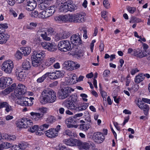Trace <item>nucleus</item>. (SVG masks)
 Segmentation results:
<instances>
[{"label":"nucleus","mask_w":150,"mask_h":150,"mask_svg":"<svg viewBox=\"0 0 150 150\" xmlns=\"http://www.w3.org/2000/svg\"><path fill=\"white\" fill-rule=\"evenodd\" d=\"M56 6H51L46 9V12L49 17L52 15L55 11Z\"/></svg>","instance_id":"obj_31"},{"label":"nucleus","mask_w":150,"mask_h":150,"mask_svg":"<svg viewBox=\"0 0 150 150\" xmlns=\"http://www.w3.org/2000/svg\"><path fill=\"white\" fill-rule=\"evenodd\" d=\"M141 21V19L139 18L135 17H132L130 21V23H139Z\"/></svg>","instance_id":"obj_53"},{"label":"nucleus","mask_w":150,"mask_h":150,"mask_svg":"<svg viewBox=\"0 0 150 150\" xmlns=\"http://www.w3.org/2000/svg\"><path fill=\"white\" fill-rule=\"evenodd\" d=\"M33 125L32 121L28 119L23 118L19 121L17 124V126L20 128H27L31 127Z\"/></svg>","instance_id":"obj_9"},{"label":"nucleus","mask_w":150,"mask_h":150,"mask_svg":"<svg viewBox=\"0 0 150 150\" xmlns=\"http://www.w3.org/2000/svg\"><path fill=\"white\" fill-rule=\"evenodd\" d=\"M56 5L59 6V11L61 12L65 13L68 11L67 2L66 0H57Z\"/></svg>","instance_id":"obj_10"},{"label":"nucleus","mask_w":150,"mask_h":150,"mask_svg":"<svg viewBox=\"0 0 150 150\" xmlns=\"http://www.w3.org/2000/svg\"><path fill=\"white\" fill-rule=\"evenodd\" d=\"M18 80L21 81H24L26 77V73L20 70H16L15 72Z\"/></svg>","instance_id":"obj_21"},{"label":"nucleus","mask_w":150,"mask_h":150,"mask_svg":"<svg viewBox=\"0 0 150 150\" xmlns=\"http://www.w3.org/2000/svg\"><path fill=\"white\" fill-rule=\"evenodd\" d=\"M46 32L47 33L48 35L50 36H51L52 35H53L55 33L54 29L51 28L48 29Z\"/></svg>","instance_id":"obj_51"},{"label":"nucleus","mask_w":150,"mask_h":150,"mask_svg":"<svg viewBox=\"0 0 150 150\" xmlns=\"http://www.w3.org/2000/svg\"><path fill=\"white\" fill-rule=\"evenodd\" d=\"M2 149L4 148L8 149L10 148L12 146L11 144L7 142H3L1 143Z\"/></svg>","instance_id":"obj_44"},{"label":"nucleus","mask_w":150,"mask_h":150,"mask_svg":"<svg viewBox=\"0 0 150 150\" xmlns=\"http://www.w3.org/2000/svg\"><path fill=\"white\" fill-rule=\"evenodd\" d=\"M80 144L78 146H80L81 149L87 150L92 147L93 146L92 144L90 142H83L80 141Z\"/></svg>","instance_id":"obj_26"},{"label":"nucleus","mask_w":150,"mask_h":150,"mask_svg":"<svg viewBox=\"0 0 150 150\" xmlns=\"http://www.w3.org/2000/svg\"><path fill=\"white\" fill-rule=\"evenodd\" d=\"M93 137L95 140V141L98 143L102 142L105 139L103 134L99 132L94 133L93 135Z\"/></svg>","instance_id":"obj_20"},{"label":"nucleus","mask_w":150,"mask_h":150,"mask_svg":"<svg viewBox=\"0 0 150 150\" xmlns=\"http://www.w3.org/2000/svg\"><path fill=\"white\" fill-rule=\"evenodd\" d=\"M57 150H67V148L64 146H60L59 145L56 147Z\"/></svg>","instance_id":"obj_60"},{"label":"nucleus","mask_w":150,"mask_h":150,"mask_svg":"<svg viewBox=\"0 0 150 150\" xmlns=\"http://www.w3.org/2000/svg\"><path fill=\"white\" fill-rule=\"evenodd\" d=\"M88 105L89 104L86 103H82L80 105V106H77V112L85 110L88 106Z\"/></svg>","instance_id":"obj_37"},{"label":"nucleus","mask_w":150,"mask_h":150,"mask_svg":"<svg viewBox=\"0 0 150 150\" xmlns=\"http://www.w3.org/2000/svg\"><path fill=\"white\" fill-rule=\"evenodd\" d=\"M34 98L30 97V98L25 97H20L16 100L17 103L23 106H31L33 104V100Z\"/></svg>","instance_id":"obj_7"},{"label":"nucleus","mask_w":150,"mask_h":150,"mask_svg":"<svg viewBox=\"0 0 150 150\" xmlns=\"http://www.w3.org/2000/svg\"><path fill=\"white\" fill-rule=\"evenodd\" d=\"M46 74H48V77L49 76V78L51 79H55V76H54V72H47Z\"/></svg>","instance_id":"obj_62"},{"label":"nucleus","mask_w":150,"mask_h":150,"mask_svg":"<svg viewBox=\"0 0 150 150\" xmlns=\"http://www.w3.org/2000/svg\"><path fill=\"white\" fill-rule=\"evenodd\" d=\"M48 77V74H45L42 76L38 78L37 80V82L38 83H41L44 81L45 79Z\"/></svg>","instance_id":"obj_40"},{"label":"nucleus","mask_w":150,"mask_h":150,"mask_svg":"<svg viewBox=\"0 0 150 150\" xmlns=\"http://www.w3.org/2000/svg\"><path fill=\"white\" fill-rule=\"evenodd\" d=\"M54 19L56 21H62L67 22V15H62L56 16Z\"/></svg>","instance_id":"obj_36"},{"label":"nucleus","mask_w":150,"mask_h":150,"mask_svg":"<svg viewBox=\"0 0 150 150\" xmlns=\"http://www.w3.org/2000/svg\"><path fill=\"white\" fill-rule=\"evenodd\" d=\"M9 104L7 102H2L0 99V109L3 108H6Z\"/></svg>","instance_id":"obj_59"},{"label":"nucleus","mask_w":150,"mask_h":150,"mask_svg":"<svg viewBox=\"0 0 150 150\" xmlns=\"http://www.w3.org/2000/svg\"><path fill=\"white\" fill-rule=\"evenodd\" d=\"M39 127L38 126L36 125L33 126L32 127L31 126V127H29L30 129H28V130L31 132H33L35 131L36 132L38 129Z\"/></svg>","instance_id":"obj_49"},{"label":"nucleus","mask_w":150,"mask_h":150,"mask_svg":"<svg viewBox=\"0 0 150 150\" xmlns=\"http://www.w3.org/2000/svg\"><path fill=\"white\" fill-rule=\"evenodd\" d=\"M22 54H23L22 53V52H21V51H19L16 52V56L17 59H20L22 58Z\"/></svg>","instance_id":"obj_61"},{"label":"nucleus","mask_w":150,"mask_h":150,"mask_svg":"<svg viewBox=\"0 0 150 150\" xmlns=\"http://www.w3.org/2000/svg\"><path fill=\"white\" fill-rule=\"evenodd\" d=\"M12 82L11 78L2 77L0 79V87L5 88L9 86Z\"/></svg>","instance_id":"obj_11"},{"label":"nucleus","mask_w":150,"mask_h":150,"mask_svg":"<svg viewBox=\"0 0 150 150\" xmlns=\"http://www.w3.org/2000/svg\"><path fill=\"white\" fill-rule=\"evenodd\" d=\"M40 44L44 49L51 52H54L57 50V46L52 43L43 42H41Z\"/></svg>","instance_id":"obj_14"},{"label":"nucleus","mask_w":150,"mask_h":150,"mask_svg":"<svg viewBox=\"0 0 150 150\" xmlns=\"http://www.w3.org/2000/svg\"><path fill=\"white\" fill-rule=\"evenodd\" d=\"M85 115H84V118L90 124H91V118L90 115L88 112H86L85 113Z\"/></svg>","instance_id":"obj_43"},{"label":"nucleus","mask_w":150,"mask_h":150,"mask_svg":"<svg viewBox=\"0 0 150 150\" xmlns=\"http://www.w3.org/2000/svg\"><path fill=\"white\" fill-rule=\"evenodd\" d=\"M21 149H24L28 147V145L25 142H22L19 144Z\"/></svg>","instance_id":"obj_55"},{"label":"nucleus","mask_w":150,"mask_h":150,"mask_svg":"<svg viewBox=\"0 0 150 150\" xmlns=\"http://www.w3.org/2000/svg\"><path fill=\"white\" fill-rule=\"evenodd\" d=\"M67 102L65 104V106L68 109L77 112V106L75 105L76 103L68 100H67Z\"/></svg>","instance_id":"obj_23"},{"label":"nucleus","mask_w":150,"mask_h":150,"mask_svg":"<svg viewBox=\"0 0 150 150\" xmlns=\"http://www.w3.org/2000/svg\"><path fill=\"white\" fill-rule=\"evenodd\" d=\"M12 150H21V149L19 145H15L12 146Z\"/></svg>","instance_id":"obj_63"},{"label":"nucleus","mask_w":150,"mask_h":150,"mask_svg":"<svg viewBox=\"0 0 150 150\" xmlns=\"http://www.w3.org/2000/svg\"><path fill=\"white\" fill-rule=\"evenodd\" d=\"M26 8L28 11H33L36 6V1L34 0H27Z\"/></svg>","instance_id":"obj_18"},{"label":"nucleus","mask_w":150,"mask_h":150,"mask_svg":"<svg viewBox=\"0 0 150 150\" xmlns=\"http://www.w3.org/2000/svg\"><path fill=\"white\" fill-rule=\"evenodd\" d=\"M49 125L48 124H44L40 126L38 128V130L43 131L47 129L49 127Z\"/></svg>","instance_id":"obj_45"},{"label":"nucleus","mask_w":150,"mask_h":150,"mask_svg":"<svg viewBox=\"0 0 150 150\" xmlns=\"http://www.w3.org/2000/svg\"><path fill=\"white\" fill-rule=\"evenodd\" d=\"M2 69L6 73L11 74L14 67L13 62L10 60H8L4 62L1 65Z\"/></svg>","instance_id":"obj_4"},{"label":"nucleus","mask_w":150,"mask_h":150,"mask_svg":"<svg viewBox=\"0 0 150 150\" xmlns=\"http://www.w3.org/2000/svg\"><path fill=\"white\" fill-rule=\"evenodd\" d=\"M39 14L38 11H34L31 12L30 15L32 17L39 18Z\"/></svg>","instance_id":"obj_50"},{"label":"nucleus","mask_w":150,"mask_h":150,"mask_svg":"<svg viewBox=\"0 0 150 150\" xmlns=\"http://www.w3.org/2000/svg\"><path fill=\"white\" fill-rule=\"evenodd\" d=\"M67 2L68 11L72 12L77 9L76 6L74 4L71 3V2H69V1H67Z\"/></svg>","instance_id":"obj_35"},{"label":"nucleus","mask_w":150,"mask_h":150,"mask_svg":"<svg viewBox=\"0 0 150 150\" xmlns=\"http://www.w3.org/2000/svg\"><path fill=\"white\" fill-rule=\"evenodd\" d=\"M70 97L71 99L68 100H69L71 102L76 103L78 98L77 96L75 95H72L70 96Z\"/></svg>","instance_id":"obj_54"},{"label":"nucleus","mask_w":150,"mask_h":150,"mask_svg":"<svg viewBox=\"0 0 150 150\" xmlns=\"http://www.w3.org/2000/svg\"><path fill=\"white\" fill-rule=\"evenodd\" d=\"M146 52H147L146 50L143 51L138 48L134 50V53L132 54V55L139 58H142L147 56V54L149 55V53L146 54Z\"/></svg>","instance_id":"obj_12"},{"label":"nucleus","mask_w":150,"mask_h":150,"mask_svg":"<svg viewBox=\"0 0 150 150\" xmlns=\"http://www.w3.org/2000/svg\"><path fill=\"white\" fill-rule=\"evenodd\" d=\"M21 52L24 56H27L30 54L31 51V49L30 47H23L20 49Z\"/></svg>","instance_id":"obj_30"},{"label":"nucleus","mask_w":150,"mask_h":150,"mask_svg":"<svg viewBox=\"0 0 150 150\" xmlns=\"http://www.w3.org/2000/svg\"><path fill=\"white\" fill-rule=\"evenodd\" d=\"M63 142L66 145L71 146H79L80 144V140L72 138L66 139L63 140Z\"/></svg>","instance_id":"obj_13"},{"label":"nucleus","mask_w":150,"mask_h":150,"mask_svg":"<svg viewBox=\"0 0 150 150\" xmlns=\"http://www.w3.org/2000/svg\"><path fill=\"white\" fill-rule=\"evenodd\" d=\"M75 14H68L67 15V22L75 23Z\"/></svg>","instance_id":"obj_38"},{"label":"nucleus","mask_w":150,"mask_h":150,"mask_svg":"<svg viewBox=\"0 0 150 150\" xmlns=\"http://www.w3.org/2000/svg\"><path fill=\"white\" fill-rule=\"evenodd\" d=\"M31 64L30 61L25 60L22 64V67L25 70H28L30 69Z\"/></svg>","instance_id":"obj_28"},{"label":"nucleus","mask_w":150,"mask_h":150,"mask_svg":"<svg viewBox=\"0 0 150 150\" xmlns=\"http://www.w3.org/2000/svg\"><path fill=\"white\" fill-rule=\"evenodd\" d=\"M63 66L64 69L69 71H72L75 69H77L80 67L79 64L70 60L65 61Z\"/></svg>","instance_id":"obj_6"},{"label":"nucleus","mask_w":150,"mask_h":150,"mask_svg":"<svg viewBox=\"0 0 150 150\" xmlns=\"http://www.w3.org/2000/svg\"><path fill=\"white\" fill-rule=\"evenodd\" d=\"M12 92V89L8 87L1 92V94L5 96L8 95Z\"/></svg>","instance_id":"obj_42"},{"label":"nucleus","mask_w":150,"mask_h":150,"mask_svg":"<svg viewBox=\"0 0 150 150\" xmlns=\"http://www.w3.org/2000/svg\"><path fill=\"white\" fill-rule=\"evenodd\" d=\"M16 139V137L15 135H9L8 140L10 141H14Z\"/></svg>","instance_id":"obj_64"},{"label":"nucleus","mask_w":150,"mask_h":150,"mask_svg":"<svg viewBox=\"0 0 150 150\" xmlns=\"http://www.w3.org/2000/svg\"><path fill=\"white\" fill-rule=\"evenodd\" d=\"M49 17L45 10L42 11L39 13V18L44 19Z\"/></svg>","instance_id":"obj_39"},{"label":"nucleus","mask_w":150,"mask_h":150,"mask_svg":"<svg viewBox=\"0 0 150 150\" xmlns=\"http://www.w3.org/2000/svg\"><path fill=\"white\" fill-rule=\"evenodd\" d=\"M81 33H77L72 35L71 37V40L72 44L75 45H79L81 44L82 41L81 39Z\"/></svg>","instance_id":"obj_16"},{"label":"nucleus","mask_w":150,"mask_h":150,"mask_svg":"<svg viewBox=\"0 0 150 150\" xmlns=\"http://www.w3.org/2000/svg\"><path fill=\"white\" fill-rule=\"evenodd\" d=\"M54 74H56L58 77L59 78L61 77H63L64 76V74L63 71H56L54 72Z\"/></svg>","instance_id":"obj_58"},{"label":"nucleus","mask_w":150,"mask_h":150,"mask_svg":"<svg viewBox=\"0 0 150 150\" xmlns=\"http://www.w3.org/2000/svg\"><path fill=\"white\" fill-rule=\"evenodd\" d=\"M136 104L140 109L143 110L145 115H147L148 114L149 109V105L144 103L142 100H138L136 102Z\"/></svg>","instance_id":"obj_15"},{"label":"nucleus","mask_w":150,"mask_h":150,"mask_svg":"<svg viewBox=\"0 0 150 150\" xmlns=\"http://www.w3.org/2000/svg\"><path fill=\"white\" fill-rule=\"evenodd\" d=\"M144 79V76H143V74L140 73L136 76L134 79V81L136 83H138L142 81Z\"/></svg>","instance_id":"obj_32"},{"label":"nucleus","mask_w":150,"mask_h":150,"mask_svg":"<svg viewBox=\"0 0 150 150\" xmlns=\"http://www.w3.org/2000/svg\"><path fill=\"white\" fill-rule=\"evenodd\" d=\"M56 60V58L54 57H49L45 60V64L47 67H50L55 62Z\"/></svg>","instance_id":"obj_27"},{"label":"nucleus","mask_w":150,"mask_h":150,"mask_svg":"<svg viewBox=\"0 0 150 150\" xmlns=\"http://www.w3.org/2000/svg\"><path fill=\"white\" fill-rule=\"evenodd\" d=\"M59 49L61 52H66L72 50L71 45L69 42L67 40H63L59 41L58 44ZM74 48L72 49V52H74V54L77 55L79 57H81L83 55L82 53L80 52L77 49L74 51Z\"/></svg>","instance_id":"obj_2"},{"label":"nucleus","mask_w":150,"mask_h":150,"mask_svg":"<svg viewBox=\"0 0 150 150\" xmlns=\"http://www.w3.org/2000/svg\"><path fill=\"white\" fill-rule=\"evenodd\" d=\"M40 113L32 112L30 113L32 118L35 121H38L41 120L44 116V114L46 113L47 108L42 107L38 109Z\"/></svg>","instance_id":"obj_5"},{"label":"nucleus","mask_w":150,"mask_h":150,"mask_svg":"<svg viewBox=\"0 0 150 150\" xmlns=\"http://www.w3.org/2000/svg\"><path fill=\"white\" fill-rule=\"evenodd\" d=\"M103 4L106 8H109L110 7V4L108 0H104Z\"/></svg>","instance_id":"obj_57"},{"label":"nucleus","mask_w":150,"mask_h":150,"mask_svg":"<svg viewBox=\"0 0 150 150\" xmlns=\"http://www.w3.org/2000/svg\"><path fill=\"white\" fill-rule=\"evenodd\" d=\"M63 39H66L70 36V33L69 32L64 31L61 33Z\"/></svg>","instance_id":"obj_52"},{"label":"nucleus","mask_w":150,"mask_h":150,"mask_svg":"<svg viewBox=\"0 0 150 150\" xmlns=\"http://www.w3.org/2000/svg\"><path fill=\"white\" fill-rule=\"evenodd\" d=\"M57 99L56 93L51 89L47 88L41 94L40 102L43 104L54 102Z\"/></svg>","instance_id":"obj_1"},{"label":"nucleus","mask_w":150,"mask_h":150,"mask_svg":"<svg viewBox=\"0 0 150 150\" xmlns=\"http://www.w3.org/2000/svg\"><path fill=\"white\" fill-rule=\"evenodd\" d=\"M9 36L4 33L0 34V44L5 43L9 38Z\"/></svg>","instance_id":"obj_29"},{"label":"nucleus","mask_w":150,"mask_h":150,"mask_svg":"<svg viewBox=\"0 0 150 150\" xmlns=\"http://www.w3.org/2000/svg\"><path fill=\"white\" fill-rule=\"evenodd\" d=\"M45 56V53L42 50H35L33 51L32 56V64L35 67H37L40 65V62Z\"/></svg>","instance_id":"obj_3"},{"label":"nucleus","mask_w":150,"mask_h":150,"mask_svg":"<svg viewBox=\"0 0 150 150\" xmlns=\"http://www.w3.org/2000/svg\"><path fill=\"white\" fill-rule=\"evenodd\" d=\"M76 122L74 119L71 117L67 119L65 121V123L68 128L74 127L77 128V125H74Z\"/></svg>","instance_id":"obj_19"},{"label":"nucleus","mask_w":150,"mask_h":150,"mask_svg":"<svg viewBox=\"0 0 150 150\" xmlns=\"http://www.w3.org/2000/svg\"><path fill=\"white\" fill-rule=\"evenodd\" d=\"M26 88L25 85L19 83L18 85L17 88L15 92L19 95H21L24 94L26 92Z\"/></svg>","instance_id":"obj_17"},{"label":"nucleus","mask_w":150,"mask_h":150,"mask_svg":"<svg viewBox=\"0 0 150 150\" xmlns=\"http://www.w3.org/2000/svg\"><path fill=\"white\" fill-rule=\"evenodd\" d=\"M54 38L55 40L57 41L63 39L61 33H57L55 35Z\"/></svg>","instance_id":"obj_47"},{"label":"nucleus","mask_w":150,"mask_h":150,"mask_svg":"<svg viewBox=\"0 0 150 150\" xmlns=\"http://www.w3.org/2000/svg\"><path fill=\"white\" fill-rule=\"evenodd\" d=\"M74 89L70 87H67L64 89H62L59 91L58 96L61 99H64L69 95L71 91H73Z\"/></svg>","instance_id":"obj_8"},{"label":"nucleus","mask_w":150,"mask_h":150,"mask_svg":"<svg viewBox=\"0 0 150 150\" xmlns=\"http://www.w3.org/2000/svg\"><path fill=\"white\" fill-rule=\"evenodd\" d=\"M39 7L41 10H46V9L48 7V5L46 4L42 3L40 4Z\"/></svg>","instance_id":"obj_48"},{"label":"nucleus","mask_w":150,"mask_h":150,"mask_svg":"<svg viewBox=\"0 0 150 150\" xmlns=\"http://www.w3.org/2000/svg\"><path fill=\"white\" fill-rule=\"evenodd\" d=\"M91 124L90 123H84L80 125L79 129H80L84 131H87L91 127Z\"/></svg>","instance_id":"obj_33"},{"label":"nucleus","mask_w":150,"mask_h":150,"mask_svg":"<svg viewBox=\"0 0 150 150\" xmlns=\"http://www.w3.org/2000/svg\"><path fill=\"white\" fill-rule=\"evenodd\" d=\"M38 23L36 22H31L27 25L26 28L30 30H35L37 26Z\"/></svg>","instance_id":"obj_34"},{"label":"nucleus","mask_w":150,"mask_h":150,"mask_svg":"<svg viewBox=\"0 0 150 150\" xmlns=\"http://www.w3.org/2000/svg\"><path fill=\"white\" fill-rule=\"evenodd\" d=\"M127 10L131 13H133L136 11V8L135 7L128 6L127 8Z\"/></svg>","instance_id":"obj_56"},{"label":"nucleus","mask_w":150,"mask_h":150,"mask_svg":"<svg viewBox=\"0 0 150 150\" xmlns=\"http://www.w3.org/2000/svg\"><path fill=\"white\" fill-rule=\"evenodd\" d=\"M64 135H67L69 137H72L74 135V134L71 130L67 129L64 130L63 133Z\"/></svg>","instance_id":"obj_46"},{"label":"nucleus","mask_w":150,"mask_h":150,"mask_svg":"<svg viewBox=\"0 0 150 150\" xmlns=\"http://www.w3.org/2000/svg\"><path fill=\"white\" fill-rule=\"evenodd\" d=\"M38 33H40V36L42 38V39L45 40L50 41L51 40L50 36L48 35L46 31L43 30V29H39L38 32Z\"/></svg>","instance_id":"obj_25"},{"label":"nucleus","mask_w":150,"mask_h":150,"mask_svg":"<svg viewBox=\"0 0 150 150\" xmlns=\"http://www.w3.org/2000/svg\"><path fill=\"white\" fill-rule=\"evenodd\" d=\"M8 4L11 6H13L16 2L18 3H22L24 0H8Z\"/></svg>","instance_id":"obj_41"},{"label":"nucleus","mask_w":150,"mask_h":150,"mask_svg":"<svg viewBox=\"0 0 150 150\" xmlns=\"http://www.w3.org/2000/svg\"><path fill=\"white\" fill-rule=\"evenodd\" d=\"M46 135L50 138L54 137L57 136V132L54 129V128H51L44 132Z\"/></svg>","instance_id":"obj_22"},{"label":"nucleus","mask_w":150,"mask_h":150,"mask_svg":"<svg viewBox=\"0 0 150 150\" xmlns=\"http://www.w3.org/2000/svg\"><path fill=\"white\" fill-rule=\"evenodd\" d=\"M75 23H80L85 21V15L82 13L75 14Z\"/></svg>","instance_id":"obj_24"}]
</instances>
